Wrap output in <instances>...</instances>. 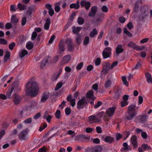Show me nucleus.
I'll use <instances>...</instances> for the list:
<instances>
[{
    "instance_id": "nucleus-38",
    "label": "nucleus",
    "mask_w": 152,
    "mask_h": 152,
    "mask_svg": "<svg viewBox=\"0 0 152 152\" xmlns=\"http://www.w3.org/2000/svg\"><path fill=\"white\" fill-rule=\"evenodd\" d=\"M146 120V117L144 115H142L140 116V122L142 123H144L145 122Z\"/></svg>"
},
{
    "instance_id": "nucleus-22",
    "label": "nucleus",
    "mask_w": 152,
    "mask_h": 152,
    "mask_svg": "<svg viewBox=\"0 0 152 152\" xmlns=\"http://www.w3.org/2000/svg\"><path fill=\"white\" fill-rule=\"evenodd\" d=\"M124 49L122 48V45H119L117 46L115 49V53L117 55L122 53Z\"/></svg>"
},
{
    "instance_id": "nucleus-34",
    "label": "nucleus",
    "mask_w": 152,
    "mask_h": 152,
    "mask_svg": "<svg viewBox=\"0 0 152 152\" xmlns=\"http://www.w3.org/2000/svg\"><path fill=\"white\" fill-rule=\"evenodd\" d=\"M76 42L78 44H80L82 42L81 36L80 35H77L75 37Z\"/></svg>"
},
{
    "instance_id": "nucleus-64",
    "label": "nucleus",
    "mask_w": 152,
    "mask_h": 152,
    "mask_svg": "<svg viewBox=\"0 0 152 152\" xmlns=\"http://www.w3.org/2000/svg\"><path fill=\"white\" fill-rule=\"evenodd\" d=\"M47 150L46 148L44 147H43L39 149L38 152H46Z\"/></svg>"
},
{
    "instance_id": "nucleus-3",
    "label": "nucleus",
    "mask_w": 152,
    "mask_h": 152,
    "mask_svg": "<svg viewBox=\"0 0 152 152\" xmlns=\"http://www.w3.org/2000/svg\"><path fill=\"white\" fill-rule=\"evenodd\" d=\"M136 106L134 105H131L128 108V116L126 117L127 120L130 121L133 119L136 116L137 113L136 111Z\"/></svg>"
},
{
    "instance_id": "nucleus-46",
    "label": "nucleus",
    "mask_w": 152,
    "mask_h": 152,
    "mask_svg": "<svg viewBox=\"0 0 152 152\" xmlns=\"http://www.w3.org/2000/svg\"><path fill=\"white\" fill-rule=\"evenodd\" d=\"M146 80L147 83L150 84H152V77H146Z\"/></svg>"
},
{
    "instance_id": "nucleus-57",
    "label": "nucleus",
    "mask_w": 152,
    "mask_h": 152,
    "mask_svg": "<svg viewBox=\"0 0 152 152\" xmlns=\"http://www.w3.org/2000/svg\"><path fill=\"white\" fill-rule=\"evenodd\" d=\"M95 63L96 65H99L101 63L100 59L99 58H97L95 60Z\"/></svg>"
},
{
    "instance_id": "nucleus-9",
    "label": "nucleus",
    "mask_w": 152,
    "mask_h": 152,
    "mask_svg": "<svg viewBox=\"0 0 152 152\" xmlns=\"http://www.w3.org/2000/svg\"><path fill=\"white\" fill-rule=\"evenodd\" d=\"M111 49L109 47L105 48L102 52V55L104 58L109 57L110 55L111 54Z\"/></svg>"
},
{
    "instance_id": "nucleus-25",
    "label": "nucleus",
    "mask_w": 152,
    "mask_h": 152,
    "mask_svg": "<svg viewBox=\"0 0 152 152\" xmlns=\"http://www.w3.org/2000/svg\"><path fill=\"white\" fill-rule=\"evenodd\" d=\"M66 43L68 45V48L69 50H72L73 49V47L72 45V41L69 39H67L66 40Z\"/></svg>"
},
{
    "instance_id": "nucleus-60",
    "label": "nucleus",
    "mask_w": 152,
    "mask_h": 152,
    "mask_svg": "<svg viewBox=\"0 0 152 152\" xmlns=\"http://www.w3.org/2000/svg\"><path fill=\"white\" fill-rule=\"evenodd\" d=\"M96 130L98 134H100L102 132V128L99 126H97L96 128Z\"/></svg>"
},
{
    "instance_id": "nucleus-41",
    "label": "nucleus",
    "mask_w": 152,
    "mask_h": 152,
    "mask_svg": "<svg viewBox=\"0 0 152 152\" xmlns=\"http://www.w3.org/2000/svg\"><path fill=\"white\" fill-rule=\"evenodd\" d=\"M26 47L28 49L31 50L33 48V45L31 42H28L27 44Z\"/></svg>"
},
{
    "instance_id": "nucleus-51",
    "label": "nucleus",
    "mask_w": 152,
    "mask_h": 152,
    "mask_svg": "<svg viewBox=\"0 0 152 152\" xmlns=\"http://www.w3.org/2000/svg\"><path fill=\"white\" fill-rule=\"evenodd\" d=\"M48 61L47 59H44L42 61L41 64V67H43L45 66L46 64L48 62Z\"/></svg>"
},
{
    "instance_id": "nucleus-16",
    "label": "nucleus",
    "mask_w": 152,
    "mask_h": 152,
    "mask_svg": "<svg viewBox=\"0 0 152 152\" xmlns=\"http://www.w3.org/2000/svg\"><path fill=\"white\" fill-rule=\"evenodd\" d=\"M103 140L106 142L111 144L114 141V138L110 136H107L103 139Z\"/></svg>"
},
{
    "instance_id": "nucleus-13",
    "label": "nucleus",
    "mask_w": 152,
    "mask_h": 152,
    "mask_svg": "<svg viewBox=\"0 0 152 152\" xmlns=\"http://www.w3.org/2000/svg\"><path fill=\"white\" fill-rule=\"evenodd\" d=\"M27 133L28 132L26 129L23 130L18 134V138L20 140H26V137Z\"/></svg>"
},
{
    "instance_id": "nucleus-2",
    "label": "nucleus",
    "mask_w": 152,
    "mask_h": 152,
    "mask_svg": "<svg viewBox=\"0 0 152 152\" xmlns=\"http://www.w3.org/2000/svg\"><path fill=\"white\" fill-rule=\"evenodd\" d=\"M139 1L135 4L133 9V12L139 15V18L141 19H143L147 15V7L145 6H142L140 7L138 4Z\"/></svg>"
},
{
    "instance_id": "nucleus-26",
    "label": "nucleus",
    "mask_w": 152,
    "mask_h": 152,
    "mask_svg": "<svg viewBox=\"0 0 152 152\" xmlns=\"http://www.w3.org/2000/svg\"><path fill=\"white\" fill-rule=\"evenodd\" d=\"M11 88H13L14 89V91L15 92H20L21 91V90L20 87L18 86L17 84L12 86Z\"/></svg>"
},
{
    "instance_id": "nucleus-24",
    "label": "nucleus",
    "mask_w": 152,
    "mask_h": 152,
    "mask_svg": "<svg viewBox=\"0 0 152 152\" xmlns=\"http://www.w3.org/2000/svg\"><path fill=\"white\" fill-rule=\"evenodd\" d=\"M80 2L79 1H77L76 3H72L70 4V8L71 9L74 8L75 9L77 10L80 7Z\"/></svg>"
},
{
    "instance_id": "nucleus-23",
    "label": "nucleus",
    "mask_w": 152,
    "mask_h": 152,
    "mask_svg": "<svg viewBox=\"0 0 152 152\" xmlns=\"http://www.w3.org/2000/svg\"><path fill=\"white\" fill-rule=\"evenodd\" d=\"M28 53V51L26 50L21 49L19 53V56L20 58H22L25 56L27 55Z\"/></svg>"
},
{
    "instance_id": "nucleus-36",
    "label": "nucleus",
    "mask_w": 152,
    "mask_h": 152,
    "mask_svg": "<svg viewBox=\"0 0 152 152\" xmlns=\"http://www.w3.org/2000/svg\"><path fill=\"white\" fill-rule=\"evenodd\" d=\"M63 85V84L61 82L58 83L56 85V87L55 88V90L57 91L59 89L61 88Z\"/></svg>"
},
{
    "instance_id": "nucleus-11",
    "label": "nucleus",
    "mask_w": 152,
    "mask_h": 152,
    "mask_svg": "<svg viewBox=\"0 0 152 152\" xmlns=\"http://www.w3.org/2000/svg\"><path fill=\"white\" fill-rule=\"evenodd\" d=\"M127 46L129 47L132 48L137 50H141L144 48V47L140 48V46L136 45L135 43L132 41L130 42L127 45Z\"/></svg>"
},
{
    "instance_id": "nucleus-49",
    "label": "nucleus",
    "mask_w": 152,
    "mask_h": 152,
    "mask_svg": "<svg viewBox=\"0 0 152 152\" xmlns=\"http://www.w3.org/2000/svg\"><path fill=\"white\" fill-rule=\"evenodd\" d=\"M83 63L82 62L76 66V69L77 70H80L83 67Z\"/></svg>"
},
{
    "instance_id": "nucleus-62",
    "label": "nucleus",
    "mask_w": 152,
    "mask_h": 152,
    "mask_svg": "<svg viewBox=\"0 0 152 152\" xmlns=\"http://www.w3.org/2000/svg\"><path fill=\"white\" fill-rule=\"evenodd\" d=\"M41 116V113H37L35 115L33 118L34 119L37 120Z\"/></svg>"
},
{
    "instance_id": "nucleus-18",
    "label": "nucleus",
    "mask_w": 152,
    "mask_h": 152,
    "mask_svg": "<svg viewBox=\"0 0 152 152\" xmlns=\"http://www.w3.org/2000/svg\"><path fill=\"white\" fill-rule=\"evenodd\" d=\"M81 7H85L86 10H88L91 6V3L88 1H86L84 0H82L80 2Z\"/></svg>"
},
{
    "instance_id": "nucleus-7",
    "label": "nucleus",
    "mask_w": 152,
    "mask_h": 152,
    "mask_svg": "<svg viewBox=\"0 0 152 152\" xmlns=\"http://www.w3.org/2000/svg\"><path fill=\"white\" fill-rule=\"evenodd\" d=\"M75 140L79 141L80 142L84 141V139L88 140L90 139V137L87 135L79 134L77 136H75Z\"/></svg>"
},
{
    "instance_id": "nucleus-63",
    "label": "nucleus",
    "mask_w": 152,
    "mask_h": 152,
    "mask_svg": "<svg viewBox=\"0 0 152 152\" xmlns=\"http://www.w3.org/2000/svg\"><path fill=\"white\" fill-rule=\"evenodd\" d=\"M86 131L87 133H90L93 131V129L91 127H87L86 129Z\"/></svg>"
},
{
    "instance_id": "nucleus-37",
    "label": "nucleus",
    "mask_w": 152,
    "mask_h": 152,
    "mask_svg": "<svg viewBox=\"0 0 152 152\" xmlns=\"http://www.w3.org/2000/svg\"><path fill=\"white\" fill-rule=\"evenodd\" d=\"M141 147L143 148L144 151H145L147 149H150L151 148V147L149 146L147 144H143L142 145Z\"/></svg>"
},
{
    "instance_id": "nucleus-20",
    "label": "nucleus",
    "mask_w": 152,
    "mask_h": 152,
    "mask_svg": "<svg viewBox=\"0 0 152 152\" xmlns=\"http://www.w3.org/2000/svg\"><path fill=\"white\" fill-rule=\"evenodd\" d=\"M86 96L89 99L95 100L96 99L94 95V92L92 90H89L87 93Z\"/></svg>"
},
{
    "instance_id": "nucleus-40",
    "label": "nucleus",
    "mask_w": 152,
    "mask_h": 152,
    "mask_svg": "<svg viewBox=\"0 0 152 152\" xmlns=\"http://www.w3.org/2000/svg\"><path fill=\"white\" fill-rule=\"evenodd\" d=\"M59 48L60 50L61 51H63L64 50V43L63 42H61L59 45Z\"/></svg>"
},
{
    "instance_id": "nucleus-44",
    "label": "nucleus",
    "mask_w": 152,
    "mask_h": 152,
    "mask_svg": "<svg viewBox=\"0 0 152 152\" xmlns=\"http://www.w3.org/2000/svg\"><path fill=\"white\" fill-rule=\"evenodd\" d=\"M111 83V81L110 80H108L105 83V87L106 88H109L110 86Z\"/></svg>"
},
{
    "instance_id": "nucleus-10",
    "label": "nucleus",
    "mask_w": 152,
    "mask_h": 152,
    "mask_svg": "<svg viewBox=\"0 0 152 152\" xmlns=\"http://www.w3.org/2000/svg\"><path fill=\"white\" fill-rule=\"evenodd\" d=\"M99 119L98 116L95 115H91L88 117V121L90 124H93L94 123L97 122L99 121Z\"/></svg>"
},
{
    "instance_id": "nucleus-48",
    "label": "nucleus",
    "mask_w": 152,
    "mask_h": 152,
    "mask_svg": "<svg viewBox=\"0 0 152 152\" xmlns=\"http://www.w3.org/2000/svg\"><path fill=\"white\" fill-rule=\"evenodd\" d=\"M0 44H1L6 45L7 44V41L3 38H0Z\"/></svg>"
},
{
    "instance_id": "nucleus-6",
    "label": "nucleus",
    "mask_w": 152,
    "mask_h": 152,
    "mask_svg": "<svg viewBox=\"0 0 152 152\" xmlns=\"http://www.w3.org/2000/svg\"><path fill=\"white\" fill-rule=\"evenodd\" d=\"M103 150L102 146L97 145L91 148H88L85 149L86 152H102Z\"/></svg>"
},
{
    "instance_id": "nucleus-50",
    "label": "nucleus",
    "mask_w": 152,
    "mask_h": 152,
    "mask_svg": "<svg viewBox=\"0 0 152 152\" xmlns=\"http://www.w3.org/2000/svg\"><path fill=\"white\" fill-rule=\"evenodd\" d=\"M122 137V135L120 133H118L116 135V140L117 141H118L120 139H121Z\"/></svg>"
},
{
    "instance_id": "nucleus-43",
    "label": "nucleus",
    "mask_w": 152,
    "mask_h": 152,
    "mask_svg": "<svg viewBox=\"0 0 152 152\" xmlns=\"http://www.w3.org/2000/svg\"><path fill=\"white\" fill-rule=\"evenodd\" d=\"M89 38L88 37H86L84 40L83 44L85 45H87L89 43Z\"/></svg>"
},
{
    "instance_id": "nucleus-21",
    "label": "nucleus",
    "mask_w": 152,
    "mask_h": 152,
    "mask_svg": "<svg viewBox=\"0 0 152 152\" xmlns=\"http://www.w3.org/2000/svg\"><path fill=\"white\" fill-rule=\"evenodd\" d=\"M85 100L83 99H81L79 100L77 103V109H80L83 108V106L84 104Z\"/></svg>"
},
{
    "instance_id": "nucleus-29",
    "label": "nucleus",
    "mask_w": 152,
    "mask_h": 152,
    "mask_svg": "<svg viewBox=\"0 0 152 152\" xmlns=\"http://www.w3.org/2000/svg\"><path fill=\"white\" fill-rule=\"evenodd\" d=\"M10 57V53L9 51H7L6 54L4 56V61L5 62H6L8 60Z\"/></svg>"
},
{
    "instance_id": "nucleus-17",
    "label": "nucleus",
    "mask_w": 152,
    "mask_h": 152,
    "mask_svg": "<svg viewBox=\"0 0 152 152\" xmlns=\"http://www.w3.org/2000/svg\"><path fill=\"white\" fill-rule=\"evenodd\" d=\"M115 108L114 107H110L106 111V113L109 117L113 116L115 112Z\"/></svg>"
},
{
    "instance_id": "nucleus-45",
    "label": "nucleus",
    "mask_w": 152,
    "mask_h": 152,
    "mask_svg": "<svg viewBox=\"0 0 152 152\" xmlns=\"http://www.w3.org/2000/svg\"><path fill=\"white\" fill-rule=\"evenodd\" d=\"M37 35V33L35 32V31H33L31 35V39L32 40H34Z\"/></svg>"
},
{
    "instance_id": "nucleus-31",
    "label": "nucleus",
    "mask_w": 152,
    "mask_h": 152,
    "mask_svg": "<svg viewBox=\"0 0 152 152\" xmlns=\"http://www.w3.org/2000/svg\"><path fill=\"white\" fill-rule=\"evenodd\" d=\"M81 29V27H77L76 28L74 27L72 29V31L74 34H77Z\"/></svg>"
},
{
    "instance_id": "nucleus-35",
    "label": "nucleus",
    "mask_w": 152,
    "mask_h": 152,
    "mask_svg": "<svg viewBox=\"0 0 152 152\" xmlns=\"http://www.w3.org/2000/svg\"><path fill=\"white\" fill-rule=\"evenodd\" d=\"M18 7L20 10H24L26 9V7L25 5L22 4L20 3L18 4Z\"/></svg>"
},
{
    "instance_id": "nucleus-39",
    "label": "nucleus",
    "mask_w": 152,
    "mask_h": 152,
    "mask_svg": "<svg viewBox=\"0 0 152 152\" xmlns=\"http://www.w3.org/2000/svg\"><path fill=\"white\" fill-rule=\"evenodd\" d=\"M124 34H126L129 37H131L132 36L131 33L127 30L126 28H125L124 29Z\"/></svg>"
},
{
    "instance_id": "nucleus-61",
    "label": "nucleus",
    "mask_w": 152,
    "mask_h": 152,
    "mask_svg": "<svg viewBox=\"0 0 152 152\" xmlns=\"http://www.w3.org/2000/svg\"><path fill=\"white\" fill-rule=\"evenodd\" d=\"M102 104V103L101 101H98L97 102V103L94 106V108L95 109L98 108Z\"/></svg>"
},
{
    "instance_id": "nucleus-33",
    "label": "nucleus",
    "mask_w": 152,
    "mask_h": 152,
    "mask_svg": "<svg viewBox=\"0 0 152 152\" xmlns=\"http://www.w3.org/2000/svg\"><path fill=\"white\" fill-rule=\"evenodd\" d=\"M97 34V31L96 29V28H94L90 33V36L91 37H93L95 35H96Z\"/></svg>"
},
{
    "instance_id": "nucleus-19",
    "label": "nucleus",
    "mask_w": 152,
    "mask_h": 152,
    "mask_svg": "<svg viewBox=\"0 0 152 152\" xmlns=\"http://www.w3.org/2000/svg\"><path fill=\"white\" fill-rule=\"evenodd\" d=\"M97 10V8L96 6L92 7L91 10L90 12L88 14L89 17H93L95 16Z\"/></svg>"
},
{
    "instance_id": "nucleus-14",
    "label": "nucleus",
    "mask_w": 152,
    "mask_h": 152,
    "mask_svg": "<svg viewBox=\"0 0 152 152\" xmlns=\"http://www.w3.org/2000/svg\"><path fill=\"white\" fill-rule=\"evenodd\" d=\"M71 59V57L69 55H66L62 58L60 63L61 65L65 64L68 63Z\"/></svg>"
},
{
    "instance_id": "nucleus-42",
    "label": "nucleus",
    "mask_w": 152,
    "mask_h": 152,
    "mask_svg": "<svg viewBox=\"0 0 152 152\" xmlns=\"http://www.w3.org/2000/svg\"><path fill=\"white\" fill-rule=\"evenodd\" d=\"M77 22L80 25L83 24L84 22V19L81 17H79L78 19Z\"/></svg>"
},
{
    "instance_id": "nucleus-59",
    "label": "nucleus",
    "mask_w": 152,
    "mask_h": 152,
    "mask_svg": "<svg viewBox=\"0 0 152 152\" xmlns=\"http://www.w3.org/2000/svg\"><path fill=\"white\" fill-rule=\"evenodd\" d=\"M104 113L103 112H101L98 113L97 116H99V117H98V118L99 119V120L101 118L103 117L104 115Z\"/></svg>"
},
{
    "instance_id": "nucleus-30",
    "label": "nucleus",
    "mask_w": 152,
    "mask_h": 152,
    "mask_svg": "<svg viewBox=\"0 0 152 152\" xmlns=\"http://www.w3.org/2000/svg\"><path fill=\"white\" fill-rule=\"evenodd\" d=\"M18 19L15 15L12 16L11 19V21L12 23L16 24L18 23Z\"/></svg>"
},
{
    "instance_id": "nucleus-56",
    "label": "nucleus",
    "mask_w": 152,
    "mask_h": 152,
    "mask_svg": "<svg viewBox=\"0 0 152 152\" xmlns=\"http://www.w3.org/2000/svg\"><path fill=\"white\" fill-rule=\"evenodd\" d=\"M34 11L33 8L31 7H30L27 12V13L29 15H31L32 14V12Z\"/></svg>"
},
{
    "instance_id": "nucleus-4",
    "label": "nucleus",
    "mask_w": 152,
    "mask_h": 152,
    "mask_svg": "<svg viewBox=\"0 0 152 152\" xmlns=\"http://www.w3.org/2000/svg\"><path fill=\"white\" fill-rule=\"evenodd\" d=\"M118 64L117 61H114L111 65H110L109 63H107L104 65L103 67V69L102 70V74L105 75L108 72V71L110 69H112L114 67Z\"/></svg>"
},
{
    "instance_id": "nucleus-8",
    "label": "nucleus",
    "mask_w": 152,
    "mask_h": 152,
    "mask_svg": "<svg viewBox=\"0 0 152 152\" xmlns=\"http://www.w3.org/2000/svg\"><path fill=\"white\" fill-rule=\"evenodd\" d=\"M13 102L15 104H19L22 99L21 96L16 93L13 95Z\"/></svg>"
},
{
    "instance_id": "nucleus-55",
    "label": "nucleus",
    "mask_w": 152,
    "mask_h": 152,
    "mask_svg": "<svg viewBox=\"0 0 152 152\" xmlns=\"http://www.w3.org/2000/svg\"><path fill=\"white\" fill-rule=\"evenodd\" d=\"M5 27L7 29H9L12 27V25L10 23H6Z\"/></svg>"
},
{
    "instance_id": "nucleus-47",
    "label": "nucleus",
    "mask_w": 152,
    "mask_h": 152,
    "mask_svg": "<svg viewBox=\"0 0 152 152\" xmlns=\"http://www.w3.org/2000/svg\"><path fill=\"white\" fill-rule=\"evenodd\" d=\"M61 112L59 110H57L55 113V116L56 117L58 118L59 119L60 118Z\"/></svg>"
},
{
    "instance_id": "nucleus-12",
    "label": "nucleus",
    "mask_w": 152,
    "mask_h": 152,
    "mask_svg": "<svg viewBox=\"0 0 152 152\" xmlns=\"http://www.w3.org/2000/svg\"><path fill=\"white\" fill-rule=\"evenodd\" d=\"M49 97V92H45L42 94V97L40 99L41 102L45 103L48 99Z\"/></svg>"
},
{
    "instance_id": "nucleus-58",
    "label": "nucleus",
    "mask_w": 152,
    "mask_h": 152,
    "mask_svg": "<svg viewBox=\"0 0 152 152\" xmlns=\"http://www.w3.org/2000/svg\"><path fill=\"white\" fill-rule=\"evenodd\" d=\"M102 12H107L108 11V9L107 7L106 6H103L102 8Z\"/></svg>"
},
{
    "instance_id": "nucleus-52",
    "label": "nucleus",
    "mask_w": 152,
    "mask_h": 152,
    "mask_svg": "<svg viewBox=\"0 0 152 152\" xmlns=\"http://www.w3.org/2000/svg\"><path fill=\"white\" fill-rule=\"evenodd\" d=\"M141 135L142 137L144 139H146L147 138V134L145 132H142L141 133Z\"/></svg>"
},
{
    "instance_id": "nucleus-15",
    "label": "nucleus",
    "mask_w": 152,
    "mask_h": 152,
    "mask_svg": "<svg viewBox=\"0 0 152 152\" xmlns=\"http://www.w3.org/2000/svg\"><path fill=\"white\" fill-rule=\"evenodd\" d=\"M131 140L132 144L133 145L134 148H137L138 146L137 141V137L135 135H133L132 137H131Z\"/></svg>"
},
{
    "instance_id": "nucleus-28",
    "label": "nucleus",
    "mask_w": 152,
    "mask_h": 152,
    "mask_svg": "<svg viewBox=\"0 0 152 152\" xmlns=\"http://www.w3.org/2000/svg\"><path fill=\"white\" fill-rule=\"evenodd\" d=\"M50 20L48 18L46 20V23L44 25V28L45 29L48 30L49 29L50 27Z\"/></svg>"
},
{
    "instance_id": "nucleus-1",
    "label": "nucleus",
    "mask_w": 152,
    "mask_h": 152,
    "mask_svg": "<svg viewBox=\"0 0 152 152\" xmlns=\"http://www.w3.org/2000/svg\"><path fill=\"white\" fill-rule=\"evenodd\" d=\"M26 94L28 96H36L38 94L39 85L37 82L29 81L25 86Z\"/></svg>"
},
{
    "instance_id": "nucleus-5",
    "label": "nucleus",
    "mask_w": 152,
    "mask_h": 152,
    "mask_svg": "<svg viewBox=\"0 0 152 152\" xmlns=\"http://www.w3.org/2000/svg\"><path fill=\"white\" fill-rule=\"evenodd\" d=\"M37 105V103L35 101L31 100L28 104L23 107V109L25 111L31 110L34 108Z\"/></svg>"
},
{
    "instance_id": "nucleus-53",
    "label": "nucleus",
    "mask_w": 152,
    "mask_h": 152,
    "mask_svg": "<svg viewBox=\"0 0 152 152\" xmlns=\"http://www.w3.org/2000/svg\"><path fill=\"white\" fill-rule=\"evenodd\" d=\"M65 113L66 115H69L71 113V110L70 108H66L65 110Z\"/></svg>"
},
{
    "instance_id": "nucleus-54",
    "label": "nucleus",
    "mask_w": 152,
    "mask_h": 152,
    "mask_svg": "<svg viewBox=\"0 0 152 152\" xmlns=\"http://www.w3.org/2000/svg\"><path fill=\"white\" fill-rule=\"evenodd\" d=\"M9 124L8 122H4L2 124V126L4 129H7L9 126Z\"/></svg>"
},
{
    "instance_id": "nucleus-32",
    "label": "nucleus",
    "mask_w": 152,
    "mask_h": 152,
    "mask_svg": "<svg viewBox=\"0 0 152 152\" xmlns=\"http://www.w3.org/2000/svg\"><path fill=\"white\" fill-rule=\"evenodd\" d=\"M122 80L123 84L126 86H129V83L127 81V78L126 77H122Z\"/></svg>"
},
{
    "instance_id": "nucleus-27",
    "label": "nucleus",
    "mask_w": 152,
    "mask_h": 152,
    "mask_svg": "<svg viewBox=\"0 0 152 152\" xmlns=\"http://www.w3.org/2000/svg\"><path fill=\"white\" fill-rule=\"evenodd\" d=\"M14 90L13 88H10L6 92V95L8 98H10L11 94Z\"/></svg>"
}]
</instances>
